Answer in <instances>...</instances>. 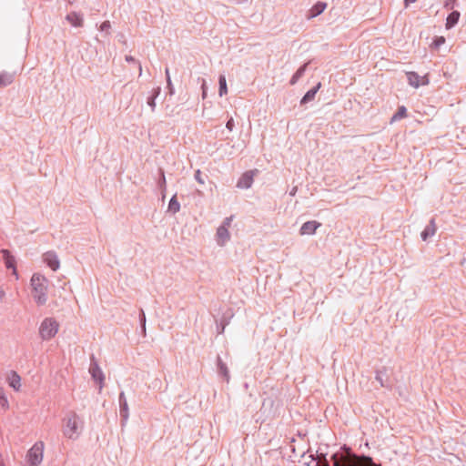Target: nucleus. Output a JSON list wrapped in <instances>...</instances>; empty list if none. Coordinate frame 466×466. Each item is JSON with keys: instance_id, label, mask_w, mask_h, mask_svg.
Instances as JSON below:
<instances>
[{"instance_id": "obj_3", "label": "nucleus", "mask_w": 466, "mask_h": 466, "mask_svg": "<svg viewBox=\"0 0 466 466\" xmlns=\"http://www.w3.org/2000/svg\"><path fill=\"white\" fill-rule=\"evenodd\" d=\"M79 418L76 413L67 415L64 420L63 433L69 439H76L79 435Z\"/></svg>"}, {"instance_id": "obj_4", "label": "nucleus", "mask_w": 466, "mask_h": 466, "mask_svg": "<svg viewBox=\"0 0 466 466\" xmlns=\"http://www.w3.org/2000/svg\"><path fill=\"white\" fill-rule=\"evenodd\" d=\"M44 457V443L37 442L35 443L27 452V461L32 466L39 465Z\"/></svg>"}, {"instance_id": "obj_27", "label": "nucleus", "mask_w": 466, "mask_h": 466, "mask_svg": "<svg viewBox=\"0 0 466 466\" xmlns=\"http://www.w3.org/2000/svg\"><path fill=\"white\" fill-rule=\"evenodd\" d=\"M109 27H110V23L108 21L104 22L100 26L101 30H106Z\"/></svg>"}, {"instance_id": "obj_31", "label": "nucleus", "mask_w": 466, "mask_h": 466, "mask_svg": "<svg viewBox=\"0 0 466 466\" xmlns=\"http://www.w3.org/2000/svg\"><path fill=\"white\" fill-rule=\"evenodd\" d=\"M166 74H167V82L168 84L170 83V77H169V72H168V69L166 70Z\"/></svg>"}, {"instance_id": "obj_32", "label": "nucleus", "mask_w": 466, "mask_h": 466, "mask_svg": "<svg viewBox=\"0 0 466 466\" xmlns=\"http://www.w3.org/2000/svg\"><path fill=\"white\" fill-rule=\"evenodd\" d=\"M127 61H133V58L132 57H127Z\"/></svg>"}, {"instance_id": "obj_6", "label": "nucleus", "mask_w": 466, "mask_h": 466, "mask_svg": "<svg viewBox=\"0 0 466 466\" xmlns=\"http://www.w3.org/2000/svg\"><path fill=\"white\" fill-rule=\"evenodd\" d=\"M406 75L409 84L415 88H418L420 86H427L429 84L427 75L420 76L415 72H407Z\"/></svg>"}, {"instance_id": "obj_12", "label": "nucleus", "mask_w": 466, "mask_h": 466, "mask_svg": "<svg viewBox=\"0 0 466 466\" xmlns=\"http://www.w3.org/2000/svg\"><path fill=\"white\" fill-rule=\"evenodd\" d=\"M44 260L53 270H56L60 266L57 256L54 252H46L44 255Z\"/></svg>"}, {"instance_id": "obj_30", "label": "nucleus", "mask_w": 466, "mask_h": 466, "mask_svg": "<svg viewBox=\"0 0 466 466\" xmlns=\"http://www.w3.org/2000/svg\"><path fill=\"white\" fill-rule=\"evenodd\" d=\"M416 0H404L405 6H408L410 4L415 3Z\"/></svg>"}, {"instance_id": "obj_25", "label": "nucleus", "mask_w": 466, "mask_h": 466, "mask_svg": "<svg viewBox=\"0 0 466 466\" xmlns=\"http://www.w3.org/2000/svg\"><path fill=\"white\" fill-rule=\"evenodd\" d=\"M303 71H304V67L299 68V69L297 71V73L295 74V76H293V78H292V81H291V83H292V84H294V83H295V81H296V79H297V78H299V77L302 75Z\"/></svg>"}, {"instance_id": "obj_10", "label": "nucleus", "mask_w": 466, "mask_h": 466, "mask_svg": "<svg viewBox=\"0 0 466 466\" xmlns=\"http://www.w3.org/2000/svg\"><path fill=\"white\" fill-rule=\"evenodd\" d=\"M320 223L315 220L305 222L299 230L300 235H313L320 227Z\"/></svg>"}, {"instance_id": "obj_9", "label": "nucleus", "mask_w": 466, "mask_h": 466, "mask_svg": "<svg viewBox=\"0 0 466 466\" xmlns=\"http://www.w3.org/2000/svg\"><path fill=\"white\" fill-rule=\"evenodd\" d=\"M2 254H3V258L5 261V267L7 268H12L13 274L15 276L16 279H18V274H17L16 267H15L16 262H15V257L12 256L11 253L6 249H3Z\"/></svg>"}, {"instance_id": "obj_13", "label": "nucleus", "mask_w": 466, "mask_h": 466, "mask_svg": "<svg viewBox=\"0 0 466 466\" xmlns=\"http://www.w3.org/2000/svg\"><path fill=\"white\" fill-rule=\"evenodd\" d=\"M7 382L9 386L12 387L15 391L20 390L21 378L16 372L12 371L10 374H8Z\"/></svg>"}, {"instance_id": "obj_19", "label": "nucleus", "mask_w": 466, "mask_h": 466, "mask_svg": "<svg viewBox=\"0 0 466 466\" xmlns=\"http://www.w3.org/2000/svg\"><path fill=\"white\" fill-rule=\"evenodd\" d=\"M66 19L74 25V26H81L83 24V18L77 14L72 13L66 16Z\"/></svg>"}, {"instance_id": "obj_7", "label": "nucleus", "mask_w": 466, "mask_h": 466, "mask_svg": "<svg viewBox=\"0 0 466 466\" xmlns=\"http://www.w3.org/2000/svg\"><path fill=\"white\" fill-rule=\"evenodd\" d=\"M89 372H90L92 378L98 383L99 391H101V390L104 387V382H105V376H104L102 370L99 368L97 363L94 362V363H91V365H90Z\"/></svg>"}, {"instance_id": "obj_20", "label": "nucleus", "mask_w": 466, "mask_h": 466, "mask_svg": "<svg viewBox=\"0 0 466 466\" xmlns=\"http://www.w3.org/2000/svg\"><path fill=\"white\" fill-rule=\"evenodd\" d=\"M407 116V109L404 106H401L398 108L397 112L391 117V122H395L405 118Z\"/></svg>"}, {"instance_id": "obj_23", "label": "nucleus", "mask_w": 466, "mask_h": 466, "mask_svg": "<svg viewBox=\"0 0 466 466\" xmlns=\"http://www.w3.org/2000/svg\"><path fill=\"white\" fill-rule=\"evenodd\" d=\"M168 208H169V210H171L173 213H177V212L179 210V208H180V205H179V203L177 202L176 196H174V197L170 199Z\"/></svg>"}, {"instance_id": "obj_17", "label": "nucleus", "mask_w": 466, "mask_h": 466, "mask_svg": "<svg viewBox=\"0 0 466 466\" xmlns=\"http://www.w3.org/2000/svg\"><path fill=\"white\" fill-rule=\"evenodd\" d=\"M14 80V76L8 73L0 74V88L9 86Z\"/></svg>"}, {"instance_id": "obj_21", "label": "nucleus", "mask_w": 466, "mask_h": 466, "mask_svg": "<svg viewBox=\"0 0 466 466\" xmlns=\"http://www.w3.org/2000/svg\"><path fill=\"white\" fill-rule=\"evenodd\" d=\"M0 406L4 410L9 408V402L3 388H0Z\"/></svg>"}, {"instance_id": "obj_24", "label": "nucleus", "mask_w": 466, "mask_h": 466, "mask_svg": "<svg viewBox=\"0 0 466 466\" xmlns=\"http://www.w3.org/2000/svg\"><path fill=\"white\" fill-rule=\"evenodd\" d=\"M445 43V37L444 36H438L434 39L432 46L435 47H439L441 45Z\"/></svg>"}, {"instance_id": "obj_18", "label": "nucleus", "mask_w": 466, "mask_h": 466, "mask_svg": "<svg viewBox=\"0 0 466 466\" xmlns=\"http://www.w3.org/2000/svg\"><path fill=\"white\" fill-rule=\"evenodd\" d=\"M119 401H120V406H121V415L127 419V415H128V406H127V402L126 400V398H125V395L123 392L120 393V396H119Z\"/></svg>"}, {"instance_id": "obj_8", "label": "nucleus", "mask_w": 466, "mask_h": 466, "mask_svg": "<svg viewBox=\"0 0 466 466\" xmlns=\"http://www.w3.org/2000/svg\"><path fill=\"white\" fill-rule=\"evenodd\" d=\"M258 171L257 169L248 171L244 173L238 181V187L248 188L253 183L254 177Z\"/></svg>"}, {"instance_id": "obj_5", "label": "nucleus", "mask_w": 466, "mask_h": 466, "mask_svg": "<svg viewBox=\"0 0 466 466\" xmlns=\"http://www.w3.org/2000/svg\"><path fill=\"white\" fill-rule=\"evenodd\" d=\"M232 222V217L227 218L223 224L217 230V241L218 245H225L230 238L228 228Z\"/></svg>"}, {"instance_id": "obj_2", "label": "nucleus", "mask_w": 466, "mask_h": 466, "mask_svg": "<svg viewBox=\"0 0 466 466\" xmlns=\"http://www.w3.org/2000/svg\"><path fill=\"white\" fill-rule=\"evenodd\" d=\"M59 330V323L54 318L45 319L39 327V335L44 340H50Z\"/></svg>"}, {"instance_id": "obj_33", "label": "nucleus", "mask_w": 466, "mask_h": 466, "mask_svg": "<svg viewBox=\"0 0 466 466\" xmlns=\"http://www.w3.org/2000/svg\"><path fill=\"white\" fill-rule=\"evenodd\" d=\"M309 458L310 459V461H311V462H314V461H315V460H314L312 457H309Z\"/></svg>"}, {"instance_id": "obj_22", "label": "nucleus", "mask_w": 466, "mask_h": 466, "mask_svg": "<svg viewBox=\"0 0 466 466\" xmlns=\"http://www.w3.org/2000/svg\"><path fill=\"white\" fill-rule=\"evenodd\" d=\"M219 96H222L228 93V86L225 76H219Z\"/></svg>"}, {"instance_id": "obj_28", "label": "nucleus", "mask_w": 466, "mask_h": 466, "mask_svg": "<svg viewBox=\"0 0 466 466\" xmlns=\"http://www.w3.org/2000/svg\"><path fill=\"white\" fill-rule=\"evenodd\" d=\"M5 298V291L3 288L0 287V302H2Z\"/></svg>"}, {"instance_id": "obj_11", "label": "nucleus", "mask_w": 466, "mask_h": 466, "mask_svg": "<svg viewBox=\"0 0 466 466\" xmlns=\"http://www.w3.org/2000/svg\"><path fill=\"white\" fill-rule=\"evenodd\" d=\"M327 7V4L326 3H323V2H318L317 4H315L308 12V15H307V18L308 19H312L316 16H318L319 15H320L321 13L324 12V10L326 9Z\"/></svg>"}, {"instance_id": "obj_16", "label": "nucleus", "mask_w": 466, "mask_h": 466, "mask_svg": "<svg viewBox=\"0 0 466 466\" xmlns=\"http://www.w3.org/2000/svg\"><path fill=\"white\" fill-rule=\"evenodd\" d=\"M320 86H321V84H320V83H318V85H317L314 88H312V89L309 90V91L305 94V96L302 97V99H301V104H305V103H307V102H309V101L313 100V99H314V97H315L316 93L319 91V89L320 88Z\"/></svg>"}, {"instance_id": "obj_29", "label": "nucleus", "mask_w": 466, "mask_h": 466, "mask_svg": "<svg viewBox=\"0 0 466 466\" xmlns=\"http://www.w3.org/2000/svg\"><path fill=\"white\" fill-rule=\"evenodd\" d=\"M199 174H200V171H199V170H198V171L196 172V178H197V180H198L199 183L203 184V180L200 178Z\"/></svg>"}, {"instance_id": "obj_14", "label": "nucleus", "mask_w": 466, "mask_h": 466, "mask_svg": "<svg viewBox=\"0 0 466 466\" xmlns=\"http://www.w3.org/2000/svg\"><path fill=\"white\" fill-rule=\"evenodd\" d=\"M437 230V227L435 224V220L431 219L429 223V225L425 228V229L421 232V238L423 240H427L428 238L432 237L435 235Z\"/></svg>"}, {"instance_id": "obj_34", "label": "nucleus", "mask_w": 466, "mask_h": 466, "mask_svg": "<svg viewBox=\"0 0 466 466\" xmlns=\"http://www.w3.org/2000/svg\"><path fill=\"white\" fill-rule=\"evenodd\" d=\"M150 106H154V100L152 99V101L149 103Z\"/></svg>"}, {"instance_id": "obj_1", "label": "nucleus", "mask_w": 466, "mask_h": 466, "mask_svg": "<svg viewBox=\"0 0 466 466\" xmlns=\"http://www.w3.org/2000/svg\"><path fill=\"white\" fill-rule=\"evenodd\" d=\"M46 279L40 274H34L31 279L33 297L39 305H43L46 301Z\"/></svg>"}, {"instance_id": "obj_15", "label": "nucleus", "mask_w": 466, "mask_h": 466, "mask_svg": "<svg viewBox=\"0 0 466 466\" xmlns=\"http://www.w3.org/2000/svg\"><path fill=\"white\" fill-rule=\"evenodd\" d=\"M460 15H461L458 11H453L452 13H451L446 19V28L450 29L452 26H454L458 23Z\"/></svg>"}, {"instance_id": "obj_26", "label": "nucleus", "mask_w": 466, "mask_h": 466, "mask_svg": "<svg viewBox=\"0 0 466 466\" xmlns=\"http://www.w3.org/2000/svg\"><path fill=\"white\" fill-rule=\"evenodd\" d=\"M227 128L231 131L234 127V121L232 118H230L228 122H227V125H226Z\"/></svg>"}, {"instance_id": "obj_35", "label": "nucleus", "mask_w": 466, "mask_h": 466, "mask_svg": "<svg viewBox=\"0 0 466 466\" xmlns=\"http://www.w3.org/2000/svg\"><path fill=\"white\" fill-rule=\"evenodd\" d=\"M205 96H207V93L206 91H203V96L205 97Z\"/></svg>"}]
</instances>
